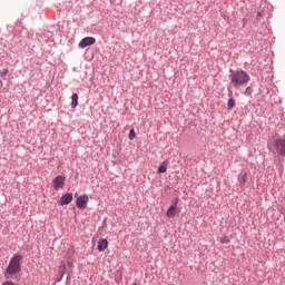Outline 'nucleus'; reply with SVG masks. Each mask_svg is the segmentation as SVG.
<instances>
[{
    "mask_svg": "<svg viewBox=\"0 0 285 285\" xmlns=\"http://www.w3.org/2000/svg\"><path fill=\"white\" fill-rule=\"evenodd\" d=\"M88 202H89L88 195L78 196L76 199V206L80 210H85V208H88Z\"/></svg>",
    "mask_w": 285,
    "mask_h": 285,
    "instance_id": "nucleus-4",
    "label": "nucleus"
},
{
    "mask_svg": "<svg viewBox=\"0 0 285 285\" xmlns=\"http://www.w3.org/2000/svg\"><path fill=\"white\" fill-rule=\"evenodd\" d=\"M177 204H179V198H176V199L173 202L171 207H174L175 209H177Z\"/></svg>",
    "mask_w": 285,
    "mask_h": 285,
    "instance_id": "nucleus-17",
    "label": "nucleus"
},
{
    "mask_svg": "<svg viewBox=\"0 0 285 285\" xmlns=\"http://www.w3.org/2000/svg\"><path fill=\"white\" fill-rule=\"evenodd\" d=\"M166 170H168V160H164L159 167H158V174L163 175L164 173H166Z\"/></svg>",
    "mask_w": 285,
    "mask_h": 285,
    "instance_id": "nucleus-10",
    "label": "nucleus"
},
{
    "mask_svg": "<svg viewBox=\"0 0 285 285\" xmlns=\"http://www.w3.org/2000/svg\"><path fill=\"white\" fill-rule=\"evenodd\" d=\"M58 273H59L60 277L57 278V281H56L57 283L62 282L63 281V275H66V273H68L66 264H62V265L59 266Z\"/></svg>",
    "mask_w": 285,
    "mask_h": 285,
    "instance_id": "nucleus-8",
    "label": "nucleus"
},
{
    "mask_svg": "<svg viewBox=\"0 0 285 285\" xmlns=\"http://www.w3.org/2000/svg\"><path fill=\"white\" fill-rule=\"evenodd\" d=\"M72 199H73L72 193H67L60 197L58 204L59 206H68V204H70Z\"/></svg>",
    "mask_w": 285,
    "mask_h": 285,
    "instance_id": "nucleus-7",
    "label": "nucleus"
},
{
    "mask_svg": "<svg viewBox=\"0 0 285 285\" xmlns=\"http://www.w3.org/2000/svg\"><path fill=\"white\" fill-rule=\"evenodd\" d=\"M246 179H248V174L244 173L239 176L240 186H244L246 184Z\"/></svg>",
    "mask_w": 285,
    "mask_h": 285,
    "instance_id": "nucleus-14",
    "label": "nucleus"
},
{
    "mask_svg": "<svg viewBox=\"0 0 285 285\" xmlns=\"http://www.w3.org/2000/svg\"><path fill=\"white\" fill-rule=\"evenodd\" d=\"M6 75H8V69L0 71V77H6Z\"/></svg>",
    "mask_w": 285,
    "mask_h": 285,
    "instance_id": "nucleus-19",
    "label": "nucleus"
},
{
    "mask_svg": "<svg viewBox=\"0 0 285 285\" xmlns=\"http://www.w3.org/2000/svg\"><path fill=\"white\" fill-rule=\"evenodd\" d=\"M2 285H14V283L12 281H7Z\"/></svg>",
    "mask_w": 285,
    "mask_h": 285,
    "instance_id": "nucleus-20",
    "label": "nucleus"
},
{
    "mask_svg": "<svg viewBox=\"0 0 285 285\" xmlns=\"http://www.w3.org/2000/svg\"><path fill=\"white\" fill-rule=\"evenodd\" d=\"M233 108H235V99L229 98L227 100V110H233Z\"/></svg>",
    "mask_w": 285,
    "mask_h": 285,
    "instance_id": "nucleus-13",
    "label": "nucleus"
},
{
    "mask_svg": "<svg viewBox=\"0 0 285 285\" xmlns=\"http://www.w3.org/2000/svg\"><path fill=\"white\" fill-rule=\"evenodd\" d=\"M52 188L55 190H61V188H63L66 186V177L65 176H57L53 180H52Z\"/></svg>",
    "mask_w": 285,
    "mask_h": 285,
    "instance_id": "nucleus-3",
    "label": "nucleus"
},
{
    "mask_svg": "<svg viewBox=\"0 0 285 285\" xmlns=\"http://www.w3.org/2000/svg\"><path fill=\"white\" fill-rule=\"evenodd\" d=\"M68 266L72 267V264H70V262H68Z\"/></svg>",
    "mask_w": 285,
    "mask_h": 285,
    "instance_id": "nucleus-21",
    "label": "nucleus"
},
{
    "mask_svg": "<svg viewBox=\"0 0 285 285\" xmlns=\"http://www.w3.org/2000/svg\"><path fill=\"white\" fill-rule=\"evenodd\" d=\"M220 242H222V244H230V239H228L226 237L222 238Z\"/></svg>",
    "mask_w": 285,
    "mask_h": 285,
    "instance_id": "nucleus-18",
    "label": "nucleus"
},
{
    "mask_svg": "<svg viewBox=\"0 0 285 285\" xmlns=\"http://www.w3.org/2000/svg\"><path fill=\"white\" fill-rule=\"evenodd\" d=\"M70 279V275L67 276V282Z\"/></svg>",
    "mask_w": 285,
    "mask_h": 285,
    "instance_id": "nucleus-22",
    "label": "nucleus"
},
{
    "mask_svg": "<svg viewBox=\"0 0 285 285\" xmlns=\"http://www.w3.org/2000/svg\"><path fill=\"white\" fill-rule=\"evenodd\" d=\"M135 137H137L135 129H130L129 135H128L129 140L132 141V139H135Z\"/></svg>",
    "mask_w": 285,
    "mask_h": 285,
    "instance_id": "nucleus-15",
    "label": "nucleus"
},
{
    "mask_svg": "<svg viewBox=\"0 0 285 285\" xmlns=\"http://www.w3.org/2000/svg\"><path fill=\"white\" fill-rule=\"evenodd\" d=\"M23 259L22 255H14L11 257L9 265L7 266L6 273L8 275H17L21 273V261Z\"/></svg>",
    "mask_w": 285,
    "mask_h": 285,
    "instance_id": "nucleus-2",
    "label": "nucleus"
},
{
    "mask_svg": "<svg viewBox=\"0 0 285 285\" xmlns=\"http://www.w3.org/2000/svg\"><path fill=\"white\" fill-rule=\"evenodd\" d=\"M228 79L234 88H242V86L248 85V81H250V75H248L244 69H229Z\"/></svg>",
    "mask_w": 285,
    "mask_h": 285,
    "instance_id": "nucleus-1",
    "label": "nucleus"
},
{
    "mask_svg": "<svg viewBox=\"0 0 285 285\" xmlns=\"http://www.w3.org/2000/svg\"><path fill=\"white\" fill-rule=\"evenodd\" d=\"M97 43V39L95 37H85L79 42V48H88V46H95Z\"/></svg>",
    "mask_w": 285,
    "mask_h": 285,
    "instance_id": "nucleus-6",
    "label": "nucleus"
},
{
    "mask_svg": "<svg viewBox=\"0 0 285 285\" xmlns=\"http://www.w3.org/2000/svg\"><path fill=\"white\" fill-rule=\"evenodd\" d=\"M245 95H248V96L253 95V87H247L245 89Z\"/></svg>",
    "mask_w": 285,
    "mask_h": 285,
    "instance_id": "nucleus-16",
    "label": "nucleus"
},
{
    "mask_svg": "<svg viewBox=\"0 0 285 285\" xmlns=\"http://www.w3.org/2000/svg\"><path fill=\"white\" fill-rule=\"evenodd\" d=\"M275 149L281 157H285V139H276Z\"/></svg>",
    "mask_w": 285,
    "mask_h": 285,
    "instance_id": "nucleus-5",
    "label": "nucleus"
},
{
    "mask_svg": "<svg viewBox=\"0 0 285 285\" xmlns=\"http://www.w3.org/2000/svg\"><path fill=\"white\" fill-rule=\"evenodd\" d=\"M97 248L100 253H104V250H106V248H108V239H106V238L99 239Z\"/></svg>",
    "mask_w": 285,
    "mask_h": 285,
    "instance_id": "nucleus-9",
    "label": "nucleus"
},
{
    "mask_svg": "<svg viewBox=\"0 0 285 285\" xmlns=\"http://www.w3.org/2000/svg\"><path fill=\"white\" fill-rule=\"evenodd\" d=\"M79 106V95L72 94L71 95V108H77Z\"/></svg>",
    "mask_w": 285,
    "mask_h": 285,
    "instance_id": "nucleus-11",
    "label": "nucleus"
},
{
    "mask_svg": "<svg viewBox=\"0 0 285 285\" xmlns=\"http://www.w3.org/2000/svg\"><path fill=\"white\" fill-rule=\"evenodd\" d=\"M176 210H177V209H175V207L170 206V207L167 209V213H166L167 217H168L169 219H173L174 217H176V215H177V212H176Z\"/></svg>",
    "mask_w": 285,
    "mask_h": 285,
    "instance_id": "nucleus-12",
    "label": "nucleus"
}]
</instances>
